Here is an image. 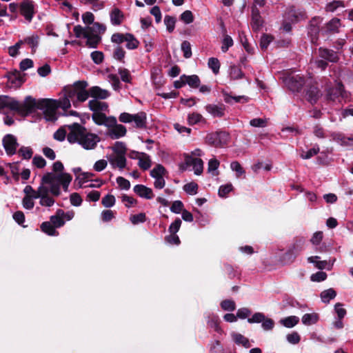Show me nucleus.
Instances as JSON below:
<instances>
[{
    "label": "nucleus",
    "instance_id": "f257e3e1",
    "mask_svg": "<svg viewBox=\"0 0 353 353\" xmlns=\"http://www.w3.org/2000/svg\"><path fill=\"white\" fill-rule=\"evenodd\" d=\"M66 127L70 130L67 135L70 143H78L85 150H93L100 141L98 135L88 132L87 129L79 123H73Z\"/></svg>",
    "mask_w": 353,
    "mask_h": 353
},
{
    "label": "nucleus",
    "instance_id": "f03ea898",
    "mask_svg": "<svg viewBox=\"0 0 353 353\" xmlns=\"http://www.w3.org/2000/svg\"><path fill=\"white\" fill-rule=\"evenodd\" d=\"M26 117L33 113L36 110H43L45 119L48 121H55L57 110L59 108V101L52 99H40L36 100L31 96L25 97Z\"/></svg>",
    "mask_w": 353,
    "mask_h": 353
},
{
    "label": "nucleus",
    "instance_id": "7ed1b4c3",
    "mask_svg": "<svg viewBox=\"0 0 353 353\" xmlns=\"http://www.w3.org/2000/svg\"><path fill=\"white\" fill-rule=\"evenodd\" d=\"M6 108L17 112L22 117H26L25 100L23 103H21L14 98L7 95H0V113H2L3 110Z\"/></svg>",
    "mask_w": 353,
    "mask_h": 353
},
{
    "label": "nucleus",
    "instance_id": "20e7f679",
    "mask_svg": "<svg viewBox=\"0 0 353 353\" xmlns=\"http://www.w3.org/2000/svg\"><path fill=\"white\" fill-rule=\"evenodd\" d=\"M230 134L225 131H216L208 134L205 137V143L214 148H223L230 142Z\"/></svg>",
    "mask_w": 353,
    "mask_h": 353
},
{
    "label": "nucleus",
    "instance_id": "39448f33",
    "mask_svg": "<svg viewBox=\"0 0 353 353\" xmlns=\"http://www.w3.org/2000/svg\"><path fill=\"white\" fill-rule=\"evenodd\" d=\"M37 10L32 0H23L19 3V13L28 22H31Z\"/></svg>",
    "mask_w": 353,
    "mask_h": 353
},
{
    "label": "nucleus",
    "instance_id": "423d86ee",
    "mask_svg": "<svg viewBox=\"0 0 353 353\" xmlns=\"http://www.w3.org/2000/svg\"><path fill=\"white\" fill-rule=\"evenodd\" d=\"M284 82L290 91L299 92L305 84V79L304 77L297 74L285 78Z\"/></svg>",
    "mask_w": 353,
    "mask_h": 353
},
{
    "label": "nucleus",
    "instance_id": "0eeeda50",
    "mask_svg": "<svg viewBox=\"0 0 353 353\" xmlns=\"http://www.w3.org/2000/svg\"><path fill=\"white\" fill-rule=\"evenodd\" d=\"M321 19L319 17H314L310 21L307 27V34L310 37L311 42L316 44L319 40V24Z\"/></svg>",
    "mask_w": 353,
    "mask_h": 353
},
{
    "label": "nucleus",
    "instance_id": "6e6552de",
    "mask_svg": "<svg viewBox=\"0 0 353 353\" xmlns=\"http://www.w3.org/2000/svg\"><path fill=\"white\" fill-rule=\"evenodd\" d=\"M2 144L8 156L14 154L19 146L17 138L11 134H8L3 137Z\"/></svg>",
    "mask_w": 353,
    "mask_h": 353
},
{
    "label": "nucleus",
    "instance_id": "1a4fd4ad",
    "mask_svg": "<svg viewBox=\"0 0 353 353\" xmlns=\"http://www.w3.org/2000/svg\"><path fill=\"white\" fill-rule=\"evenodd\" d=\"M26 74H21L17 70L9 72L6 74L8 82L10 86L19 88L26 81Z\"/></svg>",
    "mask_w": 353,
    "mask_h": 353
},
{
    "label": "nucleus",
    "instance_id": "9d476101",
    "mask_svg": "<svg viewBox=\"0 0 353 353\" xmlns=\"http://www.w3.org/2000/svg\"><path fill=\"white\" fill-rule=\"evenodd\" d=\"M55 179L56 176L51 172H48L43 176L41 181L43 184H50V188L49 192H50L53 196H58L61 194V190L59 184L54 183Z\"/></svg>",
    "mask_w": 353,
    "mask_h": 353
},
{
    "label": "nucleus",
    "instance_id": "9b49d317",
    "mask_svg": "<svg viewBox=\"0 0 353 353\" xmlns=\"http://www.w3.org/2000/svg\"><path fill=\"white\" fill-rule=\"evenodd\" d=\"M88 85V83L85 81H77L75 82V86L78 89L77 94V102H84L90 97V89L88 90H86Z\"/></svg>",
    "mask_w": 353,
    "mask_h": 353
},
{
    "label": "nucleus",
    "instance_id": "f8f14e48",
    "mask_svg": "<svg viewBox=\"0 0 353 353\" xmlns=\"http://www.w3.org/2000/svg\"><path fill=\"white\" fill-rule=\"evenodd\" d=\"M318 50L319 57L327 62L335 63L339 61V53L333 50L321 47Z\"/></svg>",
    "mask_w": 353,
    "mask_h": 353
},
{
    "label": "nucleus",
    "instance_id": "ddd939ff",
    "mask_svg": "<svg viewBox=\"0 0 353 353\" xmlns=\"http://www.w3.org/2000/svg\"><path fill=\"white\" fill-rule=\"evenodd\" d=\"M263 23L264 21L261 16L259 10L256 8V6H252L251 26L253 31H259L262 28Z\"/></svg>",
    "mask_w": 353,
    "mask_h": 353
},
{
    "label": "nucleus",
    "instance_id": "4468645a",
    "mask_svg": "<svg viewBox=\"0 0 353 353\" xmlns=\"http://www.w3.org/2000/svg\"><path fill=\"white\" fill-rule=\"evenodd\" d=\"M127 133L125 126L121 124H117L110 129H108L106 132V136L110 137L111 139H118L124 136Z\"/></svg>",
    "mask_w": 353,
    "mask_h": 353
},
{
    "label": "nucleus",
    "instance_id": "2eb2a0df",
    "mask_svg": "<svg viewBox=\"0 0 353 353\" xmlns=\"http://www.w3.org/2000/svg\"><path fill=\"white\" fill-rule=\"evenodd\" d=\"M343 89H344V87L341 83L339 84L337 86L330 88L327 90V99L328 101H340V98L344 97Z\"/></svg>",
    "mask_w": 353,
    "mask_h": 353
},
{
    "label": "nucleus",
    "instance_id": "dca6fc26",
    "mask_svg": "<svg viewBox=\"0 0 353 353\" xmlns=\"http://www.w3.org/2000/svg\"><path fill=\"white\" fill-rule=\"evenodd\" d=\"M185 161L187 165H192L194 174L196 175H200L203 172V161L199 158H192L189 155H186Z\"/></svg>",
    "mask_w": 353,
    "mask_h": 353
},
{
    "label": "nucleus",
    "instance_id": "f3484780",
    "mask_svg": "<svg viewBox=\"0 0 353 353\" xmlns=\"http://www.w3.org/2000/svg\"><path fill=\"white\" fill-rule=\"evenodd\" d=\"M319 89L314 85H307L305 90L306 99L311 104H315L320 97Z\"/></svg>",
    "mask_w": 353,
    "mask_h": 353
},
{
    "label": "nucleus",
    "instance_id": "a211bd4d",
    "mask_svg": "<svg viewBox=\"0 0 353 353\" xmlns=\"http://www.w3.org/2000/svg\"><path fill=\"white\" fill-rule=\"evenodd\" d=\"M133 191L139 196L145 199H152L154 196L152 190L144 185L138 184L134 185Z\"/></svg>",
    "mask_w": 353,
    "mask_h": 353
},
{
    "label": "nucleus",
    "instance_id": "6ab92c4d",
    "mask_svg": "<svg viewBox=\"0 0 353 353\" xmlns=\"http://www.w3.org/2000/svg\"><path fill=\"white\" fill-rule=\"evenodd\" d=\"M206 111L214 117H223L225 115V105L223 104H208L205 106Z\"/></svg>",
    "mask_w": 353,
    "mask_h": 353
},
{
    "label": "nucleus",
    "instance_id": "aec40b11",
    "mask_svg": "<svg viewBox=\"0 0 353 353\" xmlns=\"http://www.w3.org/2000/svg\"><path fill=\"white\" fill-rule=\"evenodd\" d=\"M90 94L94 99H105L109 97L110 92L107 90L101 88L99 86L90 88Z\"/></svg>",
    "mask_w": 353,
    "mask_h": 353
},
{
    "label": "nucleus",
    "instance_id": "412c9836",
    "mask_svg": "<svg viewBox=\"0 0 353 353\" xmlns=\"http://www.w3.org/2000/svg\"><path fill=\"white\" fill-rule=\"evenodd\" d=\"M88 107L93 112H108V105L106 102H101L96 99L90 100Z\"/></svg>",
    "mask_w": 353,
    "mask_h": 353
},
{
    "label": "nucleus",
    "instance_id": "4be33fe9",
    "mask_svg": "<svg viewBox=\"0 0 353 353\" xmlns=\"http://www.w3.org/2000/svg\"><path fill=\"white\" fill-rule=\"evenodd\" d=\"M110 17L113 26H120L125 19L123 12L118 8H114L111 10Z\"/></svg>",
    "mask_w": 353,
    "mask_h": 353
},
{
    "label": "nucleus",
    "instance_id": "5701e85b",
    "mask_svg": "<svg viewBox=\"0 0 353 353\" xmlns=\"http://www.w3.org/2000/svg\"><path fill=\"white\" fill-rule=\"evenodd\" d=\"M147 114L145 112H139L132 115V121L135 123V127L139 129L146 128Z\"/></svg>",
    "mask_w": 353,
    "mask_h": 353
},
{
    "label": "nucleus",
    "instance_id": "b1692460",
    "mask_svg": "<svg viewBox=\"0 0 353 353\" xmlns=\"http://www.w3.org/2000/svg\"><path fill=\"white\" fill-rule=\"evenodd\" d=\"M84 38L87 39L86 46L92 48H97L101 40V37L99 35L92 32H89V34H85Z\"/></svg>",
    "mask_w": 353,
    "mask_h": 353
},
{
    "label": "nucleus",
    "instance_id": "393cba45",
    "mask_svg": "<svg viewBox=\"0 0 353 353\" xmlns=\"http://www.w3.org/2000/svg\"><path fill=\"white\" fill-rule=\"evenodd\" d=\"M63 210L58 209L54 215L50 217V222L56 228H59L64 225L65 220L62 217Z\"/></svg>",
    "mask_w": 353,
    "mask_h": 353
},
{
    "label": "nucleus",
    "instance_id": "a878e982",
    "mask_svg": "<svg viewBox=\"0 0 353 353\" xmlns=\"http://www.w3.org/2000/svg\"><path fill=\"white\" fill-rule=\"evenodd\" d=\"M182 78L185 79V84H188L192 88H198L200 86L201 80L196 74L190 76L183 74Z\"/></svg>",
    "mask_w": 353,
    "mask_h": 353
},
{
    "label": "nucleus",
    "instance_id": "bb28decb",
    "mask_svg": "<svg viewBox=\"0 0 353 353\" xmlns=\"http://www.w3.org/2000/svg\"><path fill=\"white\" fill-rule=\"evenodd\" d=\"M138 160V165L143 170H148L152 165L150 157L145 152L141 154Z\"/></svg>",
    "mask_w": 353,
    "mask_h": 353
},
{
    "label": "nucleus",
    "instance_id": "cd10ccee",
    "mask_svg": "<svg viewBox=\"0 0 353 353\" xmlns=\"http://www.w3.org/2000/svg\"><path fill=\"white\" fill-rule=\"evenodd\" d=\"M72 179V177L70 174L62 173L56 176L55 180H57L62 185L63 190L67 191Z\"/></svg>",
    "mask_w": 353,
    "mask_h": 353
},
{
    "label": "nucleus",
    "instance_id": "c85d7f7f",
    "mask_svg": "<svg viewBox=\"0 0 353 353\" xmlns=\"http://www.w3.org/2000/svg\"><path fill=\"white\" fill-rule=\"evenodd\" d=\"M40 228L43 232L49 236H55L59 234L56 230V228L50 221L43 222Z\"/></svg>",
    "mask_w": 353,
    "mask_h": 353
},
{
    "label": "nucleus",
    "instance_id": "c756f323",
    "mask_svg": "<svg viewBox=\"0 0 353 353\" xmlns=\"http://www.w3.org/2000/svg\"><path fill=\"white\" fill-rule=\"evenodd\" d=\"M305 240L303 239H296L294 243L289 248L288 250L295 254L297 256L304 249Z\"/></svg>",
    "mask_w": 353,
    "mask_h": 353
},
{
    "label": "nucleus",
    "instance_id": "7c9ffc66",
    "mask_svg": "<svg viewBox=\"0 0 353 353\" xmlns=\"http://www.w3.org/2000/svg\"><path fill=\"white\" fill-rule=\"evenodd\" d=\"M320 259V256H310L307 259L308 262L314 263L315 267L319 270H323L327 268V270H330L329 263L327 261H318V259Z\"/></svg>",
    "mask_w": 353,
    "mask_h": 353
},
{
    "label": "nucleus",
    "instance_id": "2f4dec72",
    "mask_svg": "<svg viewBox=\"0 0 353 353\" xmlns=\"http://www.w3.org/2000/svg\"><path fill=\"white\" fill-rule=\"evenodd\" d=\"M340 25L341 20L338 18H333L326 24V31L329 33L337 32Z\"/></svg>",
    "mask_w": 353,
    "mask_h": 353
},
{
    "label": "nucleus",
    "instance_id": "473e14b6",
    "mask_svg": "<svg viewBox=\"0 0 353 353\" xmlns=\"http://www.w3.org/2000/svg\"><path fill=\"white\" fill-rule=\"evenodd\" d=\"M125 41L127 42L125 46L129 50L137 49L139 46V41L131 33H126Z\"/></svg>",
    "mask_w": 353,
    "mask_h": 353
},
{
    "label": "nucleus",
    "instance_id": "72a5a7b5",
    "mask_svg": "<svg viewBox=\"0 0 353 353\" xmlns=\"http://www.w3.org/2000/svg\"><path fill=\"white\" fill-rule=\"evenodd\" d=\"M230 77L233 80L242 79L244 77V73L242 72L240 67L232 65L230 67Z\"/></svg>",
    "mask_w": 353,
    "mask_h": 353
},
{
    "label": "nucleus",
    "instance_id": "f704fd0d",
    "mask_svg": "<svg viewBox=\"0 0 353 353\" xmlns=\"http://www.w3.org/2000/svg\"><path fill=\"white\" fill-rule=\"evenodd\" d=\"M302 323L306 325L315 324L319 320V315L316 313H307L302 316Z\"/></svg>",
    "mask_w": 353,
    "mask_h": 353
},
{
    "label": "nucleus",
    "instance_id": "c9c22d12",
    "mask_svg": "<svg viewBox=\"0 0 353 353\" xmlns=\"http://www.w3.org/2000/svg\"><path fill=\"white\" fill-rule=\"evenodd\" d=\"M299 322V318L296 316H290L282 319L280 323L288 328H291L295 326Z\"/></svg>",
    "mask_w": 353,
    "mask_h": 353
},
{
    "label": "nucleus",
    "instance_id": "e433bc0d",
    "mask_svg": "<svg viewBox=\"0 0 353 353\" xmlns=\"http://www.w3.org/2000/svg\"><path fill=\"white\" fill-rule=\"evenodd\" d=\"M167 170L161 164H157L151 171L150 176L154 179L163 177Z\"/></svg>",
    "mask_w": 353,
    "mask_h": 353
},
{
    "label": "nucleus",
    "instance_id": "4c0bfd02",
    "mask_svg": "<svg viewBox=\"0 0 353 353\" xmlns=\"http://www.w3.org/2000/svg\"><path fill=\"white\" fill-rule=\"evenodd\" d=\"M336 296V292L333 288L324 290L321 293V298L323 302L329 303L331 299H333Z\"/></svg>",
    "mask_w": 353,
    "mask_h": 353
},
{
    "label": "nucleus",
    "instance_id": "58836bf2",
    "mask_svg": "<svg viewBox=\"0 0 353 353\" xmlns=\"http://www.w3.org/2000/svg\"><path fill=\"white\" fill-rule=\"evenodd\" d=\"M232 336H233L234 341L236 344L242 345L243 347H245L246 348H249L251 346L248 339L245 337L243 335L236 333V334H233Z\"/></svg>",
    "mask_w": 353,
    "mask_h": 353
},
{
    "label": "nucleus",
    "instance_id": "ea45409f",
    "mask_svg": "<svg viewBox=\"0 0 353 353\" xmlns=\"http://www.w3.org/2000/svg\"><path fill=\"white\" fill-rule=\"evenodd\" d=\"M39 37L38 35H32L24 39V43L29 45L32 48V52L34 53L39 46Z\"/></svg>",
    "mask_w": 353,
    "mask_h": 353
},
{
    "label": "nucleus",
    "instance_id": "a19ab883",
    "mask_svg": "<svg viewBox=\"0 0 353 353\" xmlns=\"http://www.w3.org/2000/svg\"><path fill=\"white\" fill-rule=\"evenodd\" d=\"M219 318L217 315H212L208 317V325L211 328H213L214 331L216 332H219L221 331V327L219 326Z\"/></svg>",
    "mask_w": 353,
    "mask_h": 353
},
{
    "label": "nucleus",
    "instance_id": "79ce46f5",
    "mask_svg": "<svg viewBox=\"0 0 353 353\" xmlns=\"http://www.w3.org/2000/svg\"><path fill=\"white\" fill-rule=\"evenodd\" d=\"M93 121L98 125H104L107 121L108 117L103 112H93L92 115Z\"/></svg>",
    "mask_w": 353,
    "mask_h": 353
},
{
    "label": "nucleus",
    "instance_id": "37998d69",
    "mask_svg": "<svg viewBox=\"0 0 353 353\" xmlns=\"http://www.w3.org/2000/svg\"><path fill=\"white\" fill-rule=\"evenodd\" d=\"M125 55V51L120 46H117L114 48L113 54H112L113 58L121 63H125V61H124Z\"/></svg>",
    "mask_w": 353,
    "mask_h": 353
},
{
    "label": "nucleus",
    "instance_id": "c03bdc74",
    "mask_svg": "<svg viewBox=\"0 0 353 353\" xmlns=\"http://www.w3.org/2000/svg\"><path fill=\"white\" fill-rule=\"evenodd\" d=\"M340 7H342V8L345 7L344 1H340V0H334L332 2L327 3V5L325 6V10H326V12H333L338 8H340Z\"/></svg>",
    "mask_w": 353,
    "mask_h": 353
},
{
    "label": "nucleus",
    "instance_id": "a18cd8bd",
    "mask_svg": "<svg viewBox=\"0 0 353 353\" xmlns=\"http://www.w3.org/2000/svg\"><path fill=\"white\" fill-rule=\"evenodd\" d=\"M208 65L214 74H217L219 72L221 64L219 60L217 58H210L208 61Z\"/></svg>",
    "mask_w": 353,
    "mask_h": 353
},
{
    "label": "nucleus",
    "instance_id": "49530a36",
    "mask_svg": "<svg viewBox=\"0 0 353 353\" xmlns=\"http://www.w3.org/2000/svg\"><path fill=\"white\" fill-rule=\"evenodd\" d=\"M176 19L174 17L165 15L164 18V23L166 26L167 30L171 33L175 28Z\"/></svg>",
    "mask_w": 353,
    "mask_h": 353
},
{
    "label": "nucleus",
    "instance_id": "de8ad7c7",
    "mask_svg": "<svg viewBox=\"0 0 353 353\" xmlns=\"http://www.w3.org/2000/svg\"><path fill=\"white\" fill-rule=\"evenodd\" d=\"M112 150L117 155H125L127 151L125 144L121 141H116Z\"/></svg>",
    "mask_w": 353,
    "mask_h": 353
},
{
    "label": "nucleus",
    "instance_id": "09e8293b",
    "mask_svg": "<svg viewBox=\"0 0 353 353\" xmlns=\"http://www.w3.org/2000/svg\"><path fill=\"white\" fill-rule=\"evenodd\" d=\"M19 156L22 157L23 159L29 160L32 158L33 154V150L30 147L22 146L18 150Z\"/></svg>",
    "mask_w": 353,
    "mask_h": 353
},
{
    "label": "nucleus",
    "instance_id": "8fccbe9b",
    "mask_svg": "<svg viewBox=\"0 0 353 353\" xmlns=\"http://www.w3.org/2000/svg\"><path fill=\"white\" fill-rule=\"evenodd\" d=\"M110 163L116 165L119 169H123L126 166V159L125 155H117V157L110 161Z\"/></svg>",
    "mask_w": 353,
    "mask_h": 353
},
{
    "label": "nucleus",
    "instance_id": "3c124183",
    "mask_svg": "<svg viewBox=\"0 0 353 353\" xmlns=\"http://www.w3.org/2000/svg\"><path fill=\"white\" fill-rule=\"evenodd\" d=\"M295 254L292 253V251L288 250L281 256V261L283 264H290L292 263L294 259H296Z\"/></svg>",
    "mask_w": 353,
    "mask_h": 353
},
{
    "label": "nucleus",
    "instance_id": "603ef678",
    "mask_svg": "<svg viewBox=\"0 0 353 353\" xmlns=\"http://www.w3.org/2000/svg\"><path fill=\"white\" fill-rule=\"evenodd\" d=\"M198 188V184L194 181L188 183L183 185V190L190 195L196 194L197 193Z\"/></svg>",
    "mask_w": 353,
    "mask_h": 353
},
{
    "label": "nucleus",
    "instance_id": "864d4df0",
    "mask_svg": "<svg viewBox=\"0 0 353 353\" xmlns=\"http://www.w3.org/2000/svg\"><path fill=\"white\" fill-rule=\"evenodd\" d=\"M232 190L233 186L231 183L222 185L219 188L218 194L221 198H225Z\"/></svg>",
    "mask_w": 353,
    "mask_h": 353
},
{
    "label": "nucleus",
    "instance_id": "5fc2aeb1",
    "mask_svg": "<svg viewBox=\"0 0 353 353\" xmlns=\"http://www.w3.org/2000/svg\"><path fill=\"white\" fill-rule=\"evenodd\" d=\"M221 307L223 310L232 312L236 309V303L233 300L225 299L221 301Z\"/></svg>",
    "mask_w": 353,
    "mask_h": 353
},
{
    "label": "nucleus",
    "instance_id": "6e6d98bb",
    "mask_svg": "<svg viewBox=\"0 0 353 353\" xmlns=\"http://www.w3.org/2000/svg\"><path fill=\"white\" fill-rule=\"evenodd\" d=\"M273 37L271 35L263 34L260 40V48L262 50H266L270 43L272 41Z\"/></svg>",
    "mask_w": 353,
    "mask_h": 353
},
{
    "label": "nucleus",
    "instance_id": "4d7b16f0",
    "mask_svg": "<svg viewBox=\"0 0 353 353\" xmlns=\"http://www.w3.org/2000/svg\"><path fill=\"white\" fill-rule=\"evenodd\" d=\"M87 30L92 32H99V34H103L105 32L106 30V27L105 25L100 23L99 22H94L92 27L88 26Z\"/></svg>",
    "mask_w": 353,
    "mask_h": 353
},
{
    "label": "nucleus",
    "instance_id": "13d9d810",
    "mask_svg": "<svg viewBox=\"0 0 353 353\" xmlns=\"http://www.w3.org/2000/svg\"><path fill=\"white\" fill-rule=\"evenodd\" d=\"M204 120L203 116L197 112L189 114L188 116V123L191 125Z\"/></svg>",
    "mask_w": 353,
    "mask_h": 353
},
{
    "label": "nucleus",
    "instance_id": "bf43d9fd",
    "mask_svg": "<svg viewBox=\"0 0 353 353\" xmlns=\"http://www.w3.org/2000/svg\"><path fill=\"white\" fill-rule=\"evenodd\" d=\"M181 50L183 52V57L189 59L192 57V50L190 43L188 41H183L181 43Z\"/></svg>",
    "mask_w": 353,
    "mask_h": 353
},
{
    "label": "nucleus",
    "instance_id": "052dcab7",
    "mask_svg": "<svg viewBox=\"0 0 353 353\" xmlns=\"http://www.w3.org/2000/svg\"><path fill=\"white\" fill-rule=\"evenodd\" d=\"M115 197L112 194L105 195L101 200V204L105 208H111L115 204Z\"/></svg>",
    "mask_w": 353,
    "mask_h": 353
},
{
    "label": "nucleus",
    "instance_id": "680f3d73",
    "mask_svg": "<svg viewBox=\"0 0 353 353\" xmlns=\"http://www.w3.org/2000/svg\"><path fill=\"white\" fill-rule=\"evenodd\" d=\"M63 90L65 92L64 96L72 99L74 97H77L78 89H77L74 82L72 87H65Z\"/></svg>",
    "mask_w": 353,
    "mask_h": 353
},
{
    "label": "nucleus",
    "instance_id": "e2e57ef3",
    "mask_svg": "<svg viewBox=\"0 0 353 353\" xmlns=\"http://www.w3.org/2000/svg\"><path fill=\"white\" fill-rule=\"evenodd\" d=\"M119 74H120L121 79L123 82L131 83L132 76L128 69L119 68Z\"/></svg>",
    "mask_w": 353,
    "mask_h": 353
},
{
    "label": "nucleus",
    "instance_id": "0e129e2a",
    "mask_svg": "<svg viewBox=\"0 0 353 353\" xmlns=\"http://www.w3.org/2000/svg\"><path fill=\"white\" fill-rule=\"evenodd\" d=\"M180 19L185 23L189 24L194 21V16L190 10H185L180 15Z\"/></svg>",
    "mask_w": 353,
    "mask_h": 353
},
{
    "label": "nucleus",
    "instance_id": "69168bd1",
    "mask_svg": "<svg viewBox=\"0 0 353 353\" xmlns=\"http://www.w3.org/2000/svg\"><path fill=\"white\" fill-rule=\"evenodd\" d=\"M184 205L182 201L177 200L172 202V205L170 207V210L175 213V214H179L180 212H182L183 209Z\"/></svg>",
    "mask_w": 353,
    "mask_h": 353
},
{
    "label": "nucleus",
    "instance_id": "338daca9",
    "mask_svg": "<svg viewBox=\"0 0 353 353\" xmlns=\"http://www.w3.org/2000/svg\"><path fill=\"white\" fill-rule=\"evenodd\" d=\"M73 31L77 38L84 37L85 34H89V30L86 28H83L81 25H77L74 27Z\"/></svg>",
    "mask_w": 353,
    "mask_h": 353
},
{
    "label": "nucleus",
    "instance_id": "774afa93",
    "mask_svg": "<svg viewBox=\"0 0 353 353\" xmlns=\"http://www.w3.org/2000/svg\"><path fill=\"white\" fill-rule=\"evenodd\" d=\"M223 349L219 341H215L210 344V353H223Z\"/></svg>",
    "mask_w": 353,
    "mask_h": 353
}]
</instances>
